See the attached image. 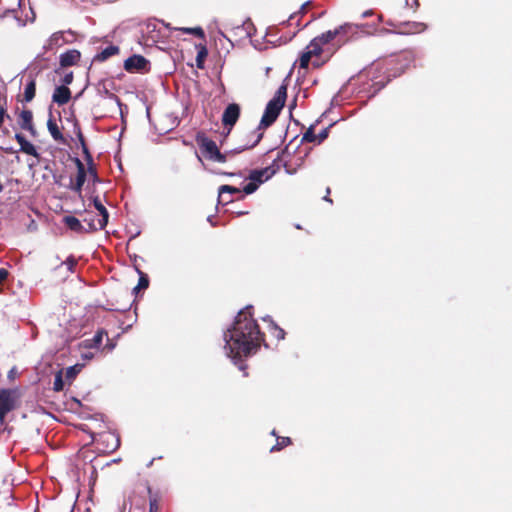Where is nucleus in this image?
<instances>
[{
    "label": "nucleus",
    "instance_id": "obj_33",
    "mask_svg": "<svg viewBox=\"0 0 512 512\" xmlns=\"http://www.w3.org/2000/svg\"><path fill=\"white\" fill-rule=\"evenodd\" d=\"M252 23L250 21L244 22L241 26L237 27V30H241L245 33L246 37H251Z\"/></svg>",
    "mask_w": 512,
    "mask_h": 512
},
{
    "label": "nucleus",
    "instance_id": "obj_7",
    "mask_svg": "<svg viewBox=\"0 0 512 512\" xmlns=\"http://www.w3.org/2000/svg\"><path fill=\"white\" fill-rule=\"evenodd\" d=\"M392 25L397 29V33L402 35L418 34L427 29L425 23L416 21L399 22Z\"/></svg>",
    "mask_w": 512,
    "mask_h": 512
},
{
    "label": "nucleus",
    "instance_id": "obj_6",
    "mask_svg": "<svg viewBox=\"0 0 512 512\" xmlns=\"http://www.w3.org/2000/svg\"><path fill=\"white\" fill-rule=\"evenodd\" d=\"M124 69L129 73H145L150 70V63L142 55L135 54L125 60Z\"/></svg>",
    "mask_w": 512,
    "mask_h": 512
},
{
    "label": "nucleus",
    "instance_id": "obj_47",
    "mask_svg": "<svg viewBox=\"0 0 512 512\" xmlns=\"http://www.w3.org/2000/svg\"><path fill=\"white\" fill-rule=\"evenodd\" d=\"M370 15H372V11L371 10H367V11L363 12L362 18H366V17H368Z\"/></svg>",
    "mask_w": 512,
    "mask_h": 512
},
{
    "label": "nucleus",
    "instance_id": "obj_40",
    "mask_svg": "<svg viewBox=\"0 0 512 512\" xmlns=\"http://www.w3.org/2000/svg\"><path fill=\"white\" fill-rule=\"evenodd\" d=\"M207 55V51L205 48H203L201 51L198 52V55H197V65L198 67H202L201 65V58L202 57H205Z\"/></svg>",
    "mask_w": 512,
    "mask_h": 512
},
{
    "label": "nucleus",
    "instance_id": "obj_30",
    "mask_svg": "<svg viewBox=\"0 0 512 512\" xmlns=\"http://www.w3.org/2000/svg\"><path fill=\"white\" fill-rule=\"evenodd\" d=\"M312 56L311 52H308L307 50L303 52L299 61L300 68H307Z\"/></svg>",
    "mask_w": 512,
    "mask_h": 512
},
{
    "label": "nucleus",
    "instance_id": "obj_5",
    "mask_svg": "<svg viewBox=\"0 0 512 512\" xmlns=\"http://www.w3.org/2000/svg\"><path fill=\"white\" fill-rule=\"evenodd\" d=\"M20 394L17 389L0 390V423L5 421L6 415L17 406Z\"/></svg>",
    "mask_w": 512,
    "mask_h": 512
},
{
    "label": "nucleus",
    "instance_id": "obj_42",
    "mask_svg": "<svg viewBox=\"0 0 512 512\" xmlns=\"http://www.w3.org/2000/svg\"><path fill=\"white\" fill-rule=\"evenodd\" d=\"M88 173L89 175L92 177L93 181H97L98 180V177H97V173H96V170L95 168H93L92 166H89L88 168Z\"/></svg>",
    "mask_w": 512,
    "mask_h": 512
},
{
    "label": "nucleus",
    "instance_id": "obj_38",
    "mask_svg": "<svg viewBox=\"0 0 512 512\" xmlns=\"http://www.w3.org/2000/svg\"><path fill=\"white\" fill-rule=\"evenodd\" d=\"M72 81H73V73L72 72L65 74L64 77L62 78V83L66 87H67V85L71 84Z\"/></svg>",
    "mask_w": 512,
    "mask_h": 512
},
{
    "label": "nucleus",
    "instance_id": "obj_19",
    "mask_svg": "<svg viewBox=\"0 0 512 512\" xmlns=\"http://www.w3.org/2000/svg\"><path fill=\"white\" fill-rule=\"evenodd\" d=\"M344 28L345 27H337L334 30L326 31L321 35L317 36V38L322 42L323 45H325L332 41L333 39H335L336 37L340 36L341 30H343Z\"/></svg>",
    "mask_w": 512,
    "mask_h": 512
},
{
    "label": "nucleus",
    "instance_id": "obj_49",
    "mask_svg": "<svg viewBox=\"0 0 512 512\" xmlns=\"http://www.w3.org/2000/svg\"><path fill=\"white\" fill-rule=\"evenodd\" d=\"M309 4V2L307 3H304L302 6H301V12H304L305 11V8L306 6Z\"/></svg>",
    "mask_w": 512,
    "mask_h": 512
},
{
    "label": "nucleus",
    "instance_id": "obj_53",
    "mask_svg": "<svg viewBox=\"0 0 512 512\" xmlns=\"http://www.w3.org/2000/svg\"><path fill=\"white\" fill-rule=\"evenodd\" d=\"M154 511V508H153V505L151 504L150 505V512H153Z\"/></svg>",
    "mask_w": 512,
    "mask_h": 512
},
{
    "label": "nucleus",
    "instance_id": "obj_35",
    "mask_svg": "<svg viewBox=\"0 0 512 512\" xmlns=\"http://www.w3.org/2000/svg\"><path fill=\"white\" fill-rule=\"evenodd\" d=\"M106 438H107V440H111L112 441V443H113L112 450H115L116 448L119 447L120 441H119V439L114 434H110L109 433V434L106 435Z\"/></svg>",
    "mask_w": 512,
    "mask_h": 512
},
{
    "label": "nucleus",
    "instance_id": "obj_11",
    "mask_svg": "<svg viewBox=\"0 0 512 512\" xmlns=\"http://www.w3.org/2000/svg\"><path fill=\"white\" fill-rule=\"evenodd\" d=\"M240 189L230 185H222L219 187L218 202L228 204L233 201V195L239 194Z\"/></svg>",
    "mask_w": 512,
    "mask_h": 512
},
{
    "label": "nucleus",
    "instance_id": "obj_12",
    "mask_svg": "<svg viewBox=\"0 0 512 512\" xmlns=\"http://www.w3.org/2000/svg\"><path fill=\"white\" fill-rule=\"evenodd\" d=\"M15 140L20 145L21 152L33 156L37 159L40 158V154L38 153L36 147L31 142H29L21 133L15 134Z\"/></svg>",
    "mask_w": 512,
    "mask_h": 512
},
{
    "label": "nucleus",
    "instance_id": "obj_24",
    "mask_svg": "<svg viewBox=\"0 0 512 512\" xmlns=\"http://www.w3.org/2000/svg\"><path fill=\"white\" fill-rule=\"evenodd\" d=\"M322 46H323L322 42L317 37H315L314 39L311 40L309 45L306 47V50L308 52H311V54L313 56L319 55L322 52Z\"/></svg>",
    "mask_w": 512,
    "mask_h": 512
},
{
    "label": "nucleus",
    "instance_id": "obj_50",
    "mask_svg": "<svg viewBox=\"0 0 512 512\" xmlns=\"http://www.w3.org/2000/svg\"><path fill=\"white\" fill-rule=\"evenodd\" d=\"M413 5L415 8H418V6H419L418 0H413Z\"/></svg>",
    "mask_w": 512,
    "mask_h": 512
},
{
    "label": "nucleus",
    "instance_id": "obj_3",
    "mask_svg": "<svg viewBox=\"0 0 512 512\" xmlns=\"http://www.w3.org/2000/svg\"><path fill=\"white\" fill-rule=\"evenodd\" d=\"M286 97L287 88L285 85H281L273 98L267 103L258 129H265L276 121L280 111L284 107Z\"/></svg>",
    "mask_w": 512,
    "mask_h": 512
},
{
    "label": "nucleus",
    "instance_id": "obj_32",
    "mask_svg": "<svg viewBox=\"0 0 512 512\" xmlns=\"http://www.w3.org/2000/svg\"><path fill=\"white\" fill-rule=\"evenodd\" d=\"M183 31L189 34L196 35L200 38L204 37V31L200 27H194V28H183Z\"/></svg>",
    "mask_w": 512,
    "mask_h": 512
},
{
    "label": "nucleus",
    "instance_id": "obj_45",
    "mask_svg": "<svg viewBox=\"0 0 512 512\" xmlns=\"http://www.w3.org/2000/svg\"><path fill=\"white\" fill-rule=\"evenodd\" d=\"M82 357H83V359H85V360H90V359H92V358H93V354H92V353H90V352H89V353H85V354H83V355H82Z\"/></svg>",
    "mask_w": 512,
    "mask_h": 512
},
{
    "label": "nucleus",
    "instance_id": "obj_13",
    "mask_svg": "<svg viewBox=\"0 0 512 512\" xmlns=\"http://www.w3.org/2000/svg\"><path fill=\"white\" fill-rule=\"evenodd\" d=\"M77 166V177L75 183L71 186V189L77 193H80L86 180V170L84 164L78 158L75 159Z\"/></svg>",
    "mask_w": 512,
    "mask_h": 512
},
{
    "label": "nucleus",
    "instance_id": "obj_27",
    "mask_svg": "<svg viewBox=\"0 0 512 512\" xmlns=\"http://www.w3.org/2000/svg\"><path fill=\"white\" fill-rule=\"evenodd\" d=\"M106 334L104 331H98L94 337L90 340V343L87 345V347H99L103 340V335Z\"/></svg>",
    "mask_w": 512,
    "mask_h": 512
},
{
    "label": "nucleus",
    "instance_id": "obj_17",
    "mask_svg": "<svg viewBox=\"0 0 512 512\" xmlns=\"http://www.w3.org/2000/svg\"><path fill=\"white\" fill-rule=\"evenodd\" d=\"M47 129L51 135V137L58 143L65 144L66 140L61 133L57 123L53 119L52 114H50L49 119L47 121Z\"/></svg>",
    "mask_w": 512,
    "mask_h": 512
},
{
    "label": "nucleus",
    "instance_id": "obj_26",
    "mask_svg": "<svg viewBox=\"0 0 512 512\" xmlns=\"http://www.w3.org/2000/svg\"><path fill=\"white\" fill-rule=\"evenodd\" d=\"M83 368L82 364H76L66 369V379L72 381Z\"/></svg>",
    "mask_w": 512,
    "mask_h": 512
},
{
    "label": "nucleus",
    "instance_id": "obj_28",
    "mask_svg": "<svg viewBox=\"0 0 512 512\" xmlns=\"http://www.w3.org/2000/svg\"><path fill=\"white\" fill-rule=\"evenodd\" d=\"M64 388V382H63V376L62 371H59L55 375L54 383H53V390L56 392L62 391Z\"/></svg>",
    "mask_w": 512,
    "mask_h": 512
},
{
    "label": "nucleus",
    "instance_id": "obj_9",
    "mask_svg": "<svg viewBox=\"0 0 512 512\" xmlns=\"http://www.w3.org/2000/svg\"><path fill=\"white\" fill-rule=\"evenodd\" d=\"M94 207L100 213L101 218L97 219V223H89L90 230H102L108 223L109 214L107 209L101 203L98 197L93 199Z\"/></svg>",
    "mask_w": 512,
    "mask_h": 512
},
{
    "label": "nucleus",
    "instance_id": "obj_14",
    "mask_svg": "<svg viewBox=\"0 0 512 512\" xmlns=\"http://www.w3.org/2000/svg\"><path fill=\"white\" fill-rule=\"evenodd\" d=\"M68 42L69 40L65 39L63 32H55L49 37V39L44 44L43 48L46 51H49L53 50L54 48H58Z\"/></svg>",
    "mask_w": 512,
    "mask_h": 512
},
{
    "label": "nucleus",
    "instance_id": "obj_43",
    "mask_svg": "<svg viewBox=\"0 0 512 512\" xmlns=\"http://www.w3.org/2000/svg\"><path fill=\"white\" fill-rule=\"evenodd\" d=\"M8 277V271L4 268H0V284Z\"/></svg>",
    "mask_w": 512,
    "mask_h": 512
},
{
    "label": "nucleus",
    "instance_id": "obj_20",
    "mask_svg": "<svg viewBox=\"0 0 512 512\" xmlns=\"http://www.w3.org/2000/svg\"><path fill=\"white\" fill-rule=\"evenodd\" d=\"M65 225L75 232H82L86 230V228L81 224L79 219L74 216H65L63 219Z\"/></svg>",
    "mask_w": 512,
    "mask_h": 512
},
{
    "label": "nucleus",
    "instance_id": "obj_15",
    "mask_svg": "<svg viewBox=\"0 0 512 512\" xmlns=\"http://www.w3.org/2000/svg\"><path fill=\"white\" fill-rule=\"evenodd\" d=\"M71 98L70 89L64 85L55 88L52 99L58 105L66 104Z\"/></svg>",
    "mask_w": 512,
    "mask_h": 512
},
{
    "label": "nucleus",
    "instance_id": "obj_4",
    "mask_svg": "<svg viewBox=\"0 0 512 512\" xmlns=\"http://www.w3.org/2000/svg\"><path fill=\"white\" fill-rule=\"evenodd\" d=\"M274 173L275 171L270 167L251 170L247 177V179H249L250 182L243 187V191L247 195L254 193L258 189V187L262 183L269 180L274 175Z\"/></svg>",
    "mask_w": 512,
    "mask_h": 512
},
{
    "label": "nucleus",
    "instance_id": "obj_52",
    "mask_svg": "<svg viewBox=\"0 0 512 512\" xmlns=\"http://www.w3.org/2000/svg\"><path fill=\"white\" fill-rule=\"evenodd\" d=\"M324 200L331 202V200L328 198V196H325Z\"/></svg>",
    "mask_w": 512,
    "mask_h": 512
},
{
    "label": "nucleus",
    "instance_id": "obj_16",
    "mask_svg": "<svg viewBox=\"0 0 512 512\" xmlns=\"http://www.w3.org/2000/svg\"><path fill=\"white\" fill-rule=\"evenodd\" d=\"M81 54L78 50H68L60 55V65L68 67L76 64L80 60Z\"/></svg>",
    "mask_w": 512,
    "mask_h": 512
},
{
    "label": "nucleus",
    "instance_id": "obj_25",
    "mask_svg": "<svg viewBox=\"0 0 512 512\" xmlns=\"http://www.w3.org/2000/svg\"><path fill=\"white\" fill-rule=\"evenodd\" d=\"M139 273V281L136 287H134L133 292L137 293L141 289H146L149 285V279L146 274L141 272L140 270H137Z\"/></svg>",
    "mask_w": 512,
    "mask_h": 512
},
{
    "label": "nucleus",
    "instance_id": "obj_31",
    "mask_svg": "<svg viewBox=\"0 0 512 512\" xmlns=\"http://www.w3.org/2000/svg\"><path fill=\"white\" fill-rule=\"evenodd\" d=\"M302 141L315 142L317 141V135H315L313 128L310 127L303 135Z\"/></svg>",
    "mask_w": 512,
    "mask_h": 512
},
{
    "label": "nucleus",
    "instance_id": "obj_51",
    "mask_svg": "<svg viewBox=\"0 0 512 512\" xmlns=\"http://www.w3.org/2000/svg\"><path fill=\"white\" fill-rule=\"evenodd\" d=\"M154 459L148 462L147 467H150L153 464Z\"/></svg>",
    "mask_w": 512,
    "mask_h": 512
},
{
    "label": "nucleus",
    "instance_id": "obj_41",
    "mask_svg": "<svg viewBox=\"0 0 512 512\" xmlns=\"http://www.w3.org/2000/svg\"><path fill=\"white\" fill-rule=\"evenodd\" d=\"M5 117H8L7 111H6V109L4 107L0 106V127L4 123Z\"/></svg>",
    "mask_w": 512,
    "mask_h": 512
},
{
    "label": "nucleus",
    "instance_id": "obj_2",
    "mask_svg": "<svg viewBox=\"0 0 512 512\" xmlns=\"http://www.w3.org/2000/svg\"><path fill=\"white\" fill-rule=\"evenodd\" d=\"M261 138H262V133H259L257 135L256 140L251 145H245V146L239 147L235 150L226 151L224 153L219 151L216 143L213 140H211L205 136H197V143L201 149L202 154L204 155V157L206 159L211 160L213 162H217V163H224L227 161L228 156L235 154V153H240L247 148H252V147L256 146Z\"/></svg>",
    "mask_w": 512,
    "mask_h": 512
},
{
    "label": "nucleus",
    "instance_id": "obj_44",
    "mask_svg": "<svg viewBox=\"0 0 512 512\" xmlns=\"http://www.w3.org/2000/svg\"><path fill=\"white\" fill-rule=\"evenodd\" d=\"M17 374V370L15 367L11 368L7 374L9 380H14Z\"/></svg>",
    "mask_w": 512,
    "mask_h": 512
},
{
    "label": "nucleus",
    "instance_id": "obj_23",
    "mask_svg": "<svg viewBox=\"0 0 512 512\" xmlns=\"http://www.w3.org/2000/svg\"><path fill=\"white\" fill-rule=\"evenodd\" d=\"M119 51L117 46L110 45L98 53L95 57L96 60L105 61L109 57L117 54Z\"/></svg>",
    "mask_w": 512,
    "mask_h": 512
},
{
    "label": "nucleus",
    "instance_id": "obj_29",
    "mask_svg": "<svg viewBox=\"0 0 512 512\" xmlns=\"http://www.w3.org/2000/svg\"><path fill=\"white\" fill-rule=\"evenodd\" d=\"M291 442L290 438L289 437H281V438H278L277 439V443L276 445H274L272 448H271V451H277V450H280L282 449L283 447H286L287 445H289Z\"/></svg>",
    "mask_w": 512,
    "mask_h": 512
},
{
    "label": "nucleus",
    "instance_id": "obj_10",
    "mask_svg": "<svg viewBox=\"0 0 512 512\" xmlns=\"http://www.w3.org/2000/svg\"><path fill=\"white\" fill-rule=\"evenodd\" d=\"M18 125L21 129L26 130L32 137L37 136V131L33 124V113L30 110H22L18 117Z\"/></svg>",
    "mask_w": 512,
    "mask_h": 512
},
{
    "label": "nucleus",
    "instance_id": "obj_21",
    "mask_svg": "<svg viewBox=\"0 0 512 512\" xmlns=\"http://www.w3.org/2000/svg\"><path fill=\"white\" fill-rule=\"evenodd\" d=\"M264 321H269L270 324V332L271 334L277 338L278 340H283L285 337V331L280 328L272 319L270 316H266L263 318Z\"/></svg>",
    "mask_w": 512,
    "mask_h": 512
},
{
    "label": "nucleus",
    "instance_id": "obj_46",
    "mask_svg": "<svg viewBox=\"0 0 512 512\" xmlns=\"http://www.w3.org/2000/svg\"><path fill=\"white\" fill-rule=\"evenodd\" d=\"M84 222H87V225L89 226V223H97V220H94V219H90V220L84 219ZM85 231L87 232V231H91V230L88 227V228H86Z\"/></svg>",
    "mask_w": 512,
    "mask_h": 512
},
{
    "label": "nucleus",
    "instance_id": "obj_39",
    "mask_svg": "<svg viewBox=\"0 0 512 512\" xmlns=\"http://www.w3.org/2000/svg\"><path fill=\"white\" fill-rule=\"evenodd\" d=\"M339 27H345L343 30H341L340 36H342L348 34L352 30L353 25L350 23H345L343 25H340Z\"/></svg>",
    "mask_w": 512,
    "mask_h": 512
},
{
    "label": "nucleus",
    "instance_id": "obj_1",
    "mask_svg": "<svg viewBox=\"0 0 512 512\" xmlns=\"http://www.w3.org/2000/svg\"><path fill=\"white\" fill-rule=\"evenodd\" d=\"M251 309L252 306H246L239 311L234 323L223 335L225 353L233 360L234 364L237 365L238 361L240 362V370L245 369L241 358L256 353L264 341L263 334L252 317Z\"/></svg>",
    "mask_w": 512,
    "mask_h": 512
},
{
    "label": "nucleus",
    "instance_id": "obj_18",
    "mask_svg": "<svg viewBox=\"0 0 512 512\" xmlns=\"http://www.w3.org/2000/svg\"><path fill=\"white\" fill-rule=\"evenodd\" d=\"M35 93H36L35 78L33 76H29V79L27 80V83L24 88L23 101L26 103L31 102L35 97Z\"/></svg>",
    "mask_w": 512,
    "mask_h": 512
},
{
    "label": "nucleus",
    "instance_id": "obj_36",
    "mask_svg": "<svg viewBox=\"0 0 512 512\" xmlns=\"http://www.w3.org/2000/svg\"><path fill=\"white\" fill-rule=\"evenodd\" d=\"M77 136H78V139L82 145V149H83V152L88 156H89V152H88V148L86 147V144H85V141H84V137L80 131V129L78 130V133H77Z\"/></svg>",
    "mask_w": 512,
    "mask_h": 512
},
{
    "label": "nucleus",
    "instance_id": "obj_22",
    "mask_svg": "<svg viewBox=\"0 0 512 512\" xmlns=\"http://www.w3.org/2000/svg\"><path fill=\"white\" fill-rule=\"evenodd\" d=\"M398 61L403 64L401 66L400 71L398 73L393 74L394 77L397 75H400L402 72H404L405 68L409 67L411 65V63L414 62V56L411 52H406V53L402 54L401 56H399Z\"/></svg>",
    "mask_w": 512,
    "mask_h": 512
},
{
    "label": "nucleus",
    "instance_id": "obj_8",
    "mask_svg": "<svg viewBox=\"0 0 512 512\" xmlns=\"http://www.w3.org/2000/svg\"><path fill=\"white\" fill-rule=\"evenodd\" d=\"M240 115V107L236 103L229 104L222 115V123L225 127L231 128L235 125Z\"/></svg>",
    "mask_w": 512,
    "mask_h": 512
},
{
    "label": "nucleus",
    "instance_id": "obj_34",
    "mask_svg": "<svg viewBox=\"0 0 512 512\" xmlns=\"http://www.w3.org/2000/svg\"><path fill=\"white\" fill-rule=\"evenodd\" d=\"M75 265L76 260L72 257L67 258L64 262L61 263V266H66L69 272H73Z\"/></svg>",
    "mask_w": 512,
    "mask_h": 512
},
{
    "label": "nucleus",
    "instance_id": "obj_48",
    "mask_svg": "<svg viewBox=\"0 0 512 512\" xmlns=\"http://www.w3.org/2000/svg\"><path fill=\"white\" fill-rule=\"evenodd\" d=\"M405 4H406V6H410V7L414 8L415 10L417 9V8H415V7H414V5H413V0H412V1H408V0H406Z\"/></svg>",
    "mask_w": 512,
    "mask_h": 512
},
{
    "label": "nucleus",
    "instance_id": "obj_37",
    "mask_svg": "<svg viewBox=\"0 0 512 512\" xmlns=\"http://www.w3.org/2000/svg\"><path fill=\"white\" fill-rule=\"evenodd\" d=\"M329 128L323 129L318 135H317V142L320 144L322 141H324L328 137Z\"/></svg>",
    "mask_w": 512,
    "mask_h": 512
}]
</instances>
